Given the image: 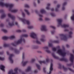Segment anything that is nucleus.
Instances as JSON below:
<instances>
[{
	"mask_svg": "<svg viewBox=\"0 0 74 74\" xmlns=\"http://www.w3.org/2000/svg\"><path fill=\"white\" fill-rule=\"evenodd\" d=\"M1 5L2 7L3 6H5L7 7H9V11H10L12 12H14L15 13L16 12H17L18 11V9H14L12 10V8L14 7V5L13 4H10L8 3H1Z\"/></svg>",
	"mask_w": 74,
	"mask_h": 74,
	"instance_id": "obj_1",
	"label": "nucleus"
},
{
	"mask_svg": "<svg viewBox=\"0 0 74 74\" xmlns=\"http://www.w3.org/2000/svg\"><path fill=\"white\" fill-rule=\"evenodd\" d=\"M57 52L58 53L60 54L63 57L62 58L60 59V60L61 61H64V62H67L68 61V60H67V59L65 58L64 57L65 56V55H66V53L65 51H62L61 49H59L58 50Z\"/></svg>",
	"mask_w": 74,
	"mask_h": 74,
	"instance_id": "obj_2",
	"label": "nucleus"
},
{
	"mask_svg": "<svg viewBox=\"0 0 74 74\" xmlns=\"http://www.w3.org/2000/svg\"><path fill=\"white\" fill-rule=\"evenodd\" d=\"M22 41H23L24 42H25V40L24 38H21L16 42H14L11 43V45L14 47H16V45H18L22 42Z\"/></svg>",
	"mask_w": 74,
	"mask_h": 74,
	"instance_id": "obj_3",
	"label": "nucleus"
},
{
	"mask_svg": "<svg viewBox=\"0 0 74 74\" xmlns=\"http://www.w3.org/2000/svg\"><path fill=\"white\" fill-rule=\"evenodd\" d=\"M17 18L19 20L21 21L23 23V24H27L28 25H30V21L29 20H26L25 18H22L19 16H18Z\"/></svg>",
	"mask_w": 74,
	"mask_h": 74,
	"instance_id": "obj_4",
	"label": "nucleus"
},
{
	"mask_svg": "<svg viewBox=\"0 0 74 74\" xmlns=\"http://www.w3.org/2000/svg\"><path fill=\"white\" fill-rule=\"evenodd\" d=\"M57 21L58 23V27L60 26H61V27L65 28L66 27H68L69 26V25H68L64 24L63 25H62V19H58L57 20Z\"/></svg>",
	"mask_w": 74,
	"mask_h": 74,
	"instance_id": "obj_5",
	"label": "nucleus"
},
{
	"mask_svg": "<svg viewBox=\"0 0 74 74\" xmlns=\"http://www.w3.org/2000/svg\"><path fill=\"white\" fill-rule=\"evenodd\" d=\"M71 57H70V61L71 62V64H67V66H71L73 64V60L74 59V55L72 54H71Z\"/></svg>",
	"mask_w": 74,
	"mask_h": 74,
	"instance_id": "obj_6",
	"label": "nucleus"
},
{
	"mask_svg": "<svg viewBox=\"0 0 74 74\" xmlns=\"http://www.w3.org/2000/svg\"><path fill=\"white\" fill-rule=\"evenodd\" d=\"M60 36L61 39L62 40H64V41H67V38L66 37V36L63 34H60Z\"/></svg>",
	"mask_w": 74,
	"mask_h": 74,
	"instance_id": "obj_7",
	"label": "nucleus"
},
{
	"mask_svg": "<svg viewBox=\"0 0 74 74\" xmlns=\"http://www.w3.org/2000/svg\"><path fill=\"white\" fill-rule=\"evenodd\" d=\"M49 61V59L47 58L46 61L45 60H43V61H39V63L40 64H41L42 63H43V64H47V63H48Z\"/></svg>",
	"mask_w": 74,
	"mask_h": 74,
	"instance_id": "obj_8",
	"label": "nucleus"
},
{
	"mask_svg": "<svg viewBox=\"0 0 74 74\" xmlns=\"http://www.w3.org/2000/svg\"><path fill=\"white\" fill-rule=\"evenodd\" d=\"M18 68H15L14 69V71L15 73L13 72V71L11 70L8 73V74H16L18 73Z\"/></svg>",
	"mask_w": 74,
	"mask_h": 74,
	"instance_id": "obj_9",
	"label": "nucleus"
},
{
	"mask_svg": "<svg viewBox=\"0 0 74 74\" xmlns=\"http://www.w3.org/2000/svg\"><path fill=\"white\" fill-rule=\"evenodd\" d=\"M35 12L36 13L38 14L39 16V17H40V18H39V21H43V19H42V18H41L42 17H43V16H42V15L41 14L38 13V10H36Z\"/></svg>",
	"mask_w": 74,
	"mask_h": 74,
	"instance_id": "obj_10",
	"label": "nucleus"
},
{
	"mask_svg": "<svg viewBox=\"0 0 74 74\" xmlns=\"http://www.w3.org/2000/svg\"><path fill=\"white\" fill-rule=\"evenodd\" d=\"M62 67L64 71H67L68 69H69V70L70 71H71L72 72V73H74V70L72 69H71V68H69L68 69H67L64 66H63Z\"/></svg>",
	"mask_w": 74,
	"mask_h": 74,
	"instance_id": "obj_11",
	"label": "nucleus"
},
{
	"mask_svg": "<svg viewBox=\"0 0 74 74\" xmlns=\"http://www.w3.org/2000/svg\"><path fill=\"white\" fill-rule=\"evenodd\" d=\"M30 36L32 38H37V35L34 32H32L30 34Z\"/></svg>",
	"mask_w": 74,
	"mask_h": 74,
	"instance_id": "obj_12",
	"label": "nucleus"
},
{
	"mask_svg": "<svg viewBox=\"0 0 74 74\" xmlns=\"http://www.w3.org/2000/svg\"><path fill=\"white\" fill-rule=\"evenodd\" d=\"M53 69V64L52 62H51V64H50V71L49 73H47V74H51V72L52 71V70Z\"/></svg>",
	"mask_w": 74,
	"mask_h": 74,
	"instance_id": "obj_13",
	"label": "nucleus"
},
{
	"mask_svg": "<svg viewBox=\"0 0 74 74\" xmlns=\"http://www.w3.org/2000/svg\"><path fill=\"white\" fill-rule=\"evenodd\" d=\"M10 50H12V51H14V53H16V54H18L19 53V51L17 49H14L12 47H10Z\"/></svg>",
	"mask_w": 74,
	"mask_h": 74,
	"instance_id": "obj_14",
	"label": "nucleus"
},
{
	"mask_svg": "<svg viewBox=\"0 0 74 74\" xmlns=\"http://www.w3.org/2000/svg\"><path fill=\"white\" fill-rule=\"evenodd\" d=\"M14 56V55L13 54H11L10 55V57L9 58V59L10 60V62L11 63H13L14 62V61L12 58V56Z\"/></svg>",
	"mask_w": 74,
	"mask_h": 74,
	"instance_id": "obj_15",
	"label": "nucleus"
},
{
	"mask_svg": "<svg viewBox=\"0 0 74 74\" xmlns=\"http://www.w3.org/2000/svg\"><path fill=\"white\" fill-rule=\"evenodd\" d=\"M8 16L10 18H11V19L12 20V21H14L15 19V16L12 15L10 13H9L8 14Z\"/></svg>",
	"mask_w": 74,
	"mask_h": 74,
	"instance_id": "obj_16",
	"label": "nucleus"
},
{
	"mask_svg": "<svg viewBox=\"0 0 74 74\" xmlns=\"http://www.w3.org/2000/svg\"><path fill=\"white\" fill-rule=\"evenodd\" d=\"M41 30H42V31H45V32H46V31H47V29L45 25H42V27L41 28Z\"/></svg>",
	"mask_w": 74,
	"mask_h": 74,
	"instance_id": "obj_17",
	"label": "nucleus"
},
{
	"mask_svg": "<svg viewBox=\"0 0 74 74\" xmlns=\"http://www.w3.org/2000/svg\"><path fill=\"white\" fill-rule=\"evenodd\" d=\"M45 37V36L44 35H42L41 36V38L40 39V40L41 41H42V42H44L45 41V39H44V38Z\"/></svg>",
	"mask_w": 74,
	"mask_h": 74,
	"instance_id": "obj_18",
	"label": "nucleus"
},
{
	"mask_svg": "<svg viewBox=\"0 0 74 74\" xmlns=\"http://www.w3.org/2000/svg\"><path fill=\"white\" fill-rule=\"evenodd\" d=\"M0 69L2 71H5V69H5V66H4V65H1L0 66Z\"/></svg>",
	"mask_w": 74,
	"mask_h": 74,
	"instance_id": "obj_19",
	"label": "nucleus"
},
{
	"mask_svg": "<svg viewBox=\"0 0 74 74\" xmlns=\"http://www.w3.org/2000/svg\"><path fill=\"white\" fill-rule=\"evenodd\" d=\"M27 63H28V61H26L25 62H24L23 60L22 62V64L23 66H26V64Z\"/></svg>",
	"mask_w": 74,
	"mask_h": 74,
	"instance_id": "obj_20",
	"label": "nucleus"
},
{
	"mask_svg": "<svg viewBox=\"0 0 74 74\" xmlns=\"http://www.w3.org/2000/svg\"><path fill=\"white\" fill-rule=\"evenodd\" d=\"M67 4V3L65 2H64L63 4V5H62V10H65V7H64V6H65V5H66Z\"/></svg>",
	"mask_w": 74,
	"mask_h": 74,
	"instance_id": "obj_21",
	"label": "nucleus"
},
{
	"mask_svg": "<svg viewBox=\"0 0 74 74\" xmlns=\"http://www.w3.org/2000/svg\"><path fill=\"white\" fill-rule=\"evenodd\" d=\"M60 7V5L59 4L57 5V7L56 8V11L58 12L59 11V8Z\"/></svg>",
	"mask_w": 74,
	"mask_h": 74,
	"instance_id": "obj_22",
	"label": "nucleus"
},
{
	"mask_svg": "<svg viewBox=\"0 0 74 74\" xmlns=\"http://www.w3.org/2000/svg\"><path fill=\"white\" fill-rule=\"evenodd\" d=\"M52 55L53 56V57L54 58H55V59H59V57L56 56V55H55V54L54 53H52Z\"/></svg>",
	"mask_w": 74,
	"mask_h": 74,
	"instance_id": "obj_23",
	"label": "nucleus"
},
{
	"mask_svg": "<svg viewBox=\"0 0 74 74\" xmlns=\"http://www.w3.org/2000/svg\"><path fill=\"white\" fill-rule=\"evenodd\" d=\"M32 49H38L39 47L37 46H35L33 45L32 47Z\"/></svg>",
	"mask_w": 74,
	"mask_h": 74,
	"instance_id": "obj_24",
	"label": "nucleus"
},
{
	"mask_svg": "<svg viewBox=\"0 0 74 74\" xmlns=\"http://www.w3.org/2000/svg\"><path fill=\"white\" fill-rule=\"evenodd\" d=\"M40 12L41 13V14H45L46 13V12L44 9H41L40 10Z\"/></svg>",
	"mask_w": 74,
	"mask_h": 74,
	"instance_id": "obj_25",
	"label": "nucleus"
},
{
	"mask_svg": "<svg viewBox=\"0 0 74 74\" xmlns=\"http://www.w3.org/2000/svg\"><path fill=\"white\" fill-rule=\"evenodd\" d=\"M5 16H6V15L5 13H3L2 14L1 17V19H3V18H4L5 17Z\"/></svg>",
	"mask_w": 74,
	"mask_h": 74,
	"instance_id": "obj_26",
	"label": "nucleus"
},
{
	"mask_svg": "<svg viewBox=\"0 0 74 74\" xmlns=\"http://www.w3.org/2000/svg\"><path fill=\"white\" fill-rule=\"evenodd\" d=\"M31 70V67L29 66L28 67L27 69L25 70V72H29Z\"/></svg>",
	"mask_w": 74,
	"mask_h": 74,
	"instance_id": "obj_27",
	"label": "nucleus"
},
{
	"mask_svg": "<svg viewBox=\"0 0 74 74\" xmlns=\"http://www.w3.org/2000/svg\"><path fill=\"white\" fill-rule=\"evenodd\" d=\"M8 25L10 27L13 26H14V22H12V23H8Z\"/></svg>",
	"mask_w": 74,
	"mask_h": 74,
	"instance_id": "obj_28",
	"label": "nucleus"
},
{
	"mask_svg": "<svg viewBox=\"0 0 74 74\" xmlns=\"http://www.w3.org/2000/svg\"><path fill=\"white\" fill-rule=\"evenodd\" d=\"M47 6L46 8V9L48 10H50V8H49V6L51 5V4L49 3H48L47 4Z\"/></svg>",
	"mask_w": 74,
	"mask_h": 74,
	"instance_id": "obj_29",
	"label": "nucleus"
},
{
	"mask_svg": "<svg viewBox=\"0 0 74 74\" xmlns=\"http://www.w3.org/2000/svg\"><path fill=\"white\" fill-rule=\"evenodd\" d=\"M72 34H73V32H69V37H70V38H71L72 37V36H71V35H72Z\"/></svg>",
	"mask_w": 74,
	"mask_h": 74,
	"instance_id": "obj_30",
	"label": "nucleus"
},
{
	"mask_svg": "<svg viewBox=\"0 0 74 74\" xmlns=\"http://www.w3.org/2000/svg\"><path fill=\"white\" fill-rule=\"evenodd\" d=\"M24 11L25 12H26L28 15H30V12H29V10H26L25 9L24 10Z\"/></svg>",
	"mask_w": 74,
	"mask_h": 74,
	"instance_id": "obj_31",
	"label": "nucleus"
},
{
	"mask_svg": "<svg viewBox=\"0 0 74 74\" xmlns=\"http://www.w3.org/2000/svg\"><path fill=\"white\" fill-rule=\"evenodd\" d=\"M36 66L37 68L39 70H41V68L40 67V65L39 64H36Z\"/></svg>",
	"mask_w": 74,
	"mask_h": 74,
	"instance_id": "obj_32",
	"label": "nucleus"
},
{
	"mask_svg": "<svg viewBox=\"0 0 74 74\" xmlns=\"http://www.w3.org/2000/svg\"><path fill=\"white\" fill-rule=\"evenodd\" d=\"M9 38V37L7 36H3L2 37V39L3 40H8Z\"/></svg>",
	"mask_w": 74,
	"mask_h": 74,
	"instance_id": "obj_33",
	"label": "nucleus"
},
{
	"mask_svg": "<svg viewBox=\"0 0 74 74\" xmlns=\"http://www.w3.org/2000/svg\"><path fill=\"white\" fill-rule=\"evenodd\" d=\"M1 30L2 31V32H3L4 33H7L8 32L7 30L5 29H2Z\"/></svg>",
	"mask_w": 74,
	"mask_h": 74,
	"instance_id": "obj_34",
	"label": "nucleus"
},
{
	"mask_svg": "<svg viewBox=\"0 0 74 74\" xmlns=\"http://www.w3.org/2000/svg\"><path fill=\"white\" fill-rule=\"evenodd\" d=\"M10 38V39H14L15 38V36H12L9 37V38Z\"/></svg>",
	"mask_w": 74,
	"mask_h": 74,
	"instance_id": "obj_35",
	"label": "nucleus"
},
{
	"mask_svg": "<svg viewBox=\"0 0 74 74\" xmlns=\"http://www.w3.org/2000/svg\"><path fill=\"white\" fill-rule=\"evenodd\" d=\"M22 36L24 37H28V35L27 34H23L22 35Z\"/></svg>",
	"mask_w": 74,
	"mask_h": 74,
	"instance_id": "obj_36",
	"label": "nucleus"
},
{
	"mask_svg": "<svg viewBox=\"0 0 74 74\" xmlns=\"http://www.w3.org/2000/svg\"><path fill=\"white\" fill-rule=\"evenodd\" d=\"M36 61V60L35 59H31L30 62L31 63H33L34 62H35Z\"/></svg>",
	"mask_w": 74,
	"mask_h": 74,
	"instance_id": "obj_37",
	"label": "nucleus"
},
{
	"mask_svg": "<svg viewBox=\"0 0 74 74\" xmlns=\"http://www.w3.org/2000/svg\"><path fill=\"white\" fill-rule=\"evenodd\" d=\"M48 46L49 47H53V45L52 43H49L48 44Z\"/></svg>",
	"mask_w": 74,
	"mask_h": 74,
	"instance_id": "obj_38",
	"label": "nucleus"
},
{
	"mask_svg": "<svg viewBox=\"0 0 74 74\" xmlns=\"http://www.w3.org/2000/svg\"><path fill=\"white\" fill-rule=\"evenodd\" d=\"M27 28L28 29H31L33 28V27L32 26H28L27 27Z\"/></svg>",
	"mask_w": 74,
	"mask_h": 74,
	"instance_id": "obj_39",
	"label": "nucleus"
},
{
	"mask_svg": "<svg viewBox=\"0 0 74 74\" xmlns=\"http://www.w3.org/2000/svg\"><path fill=\"white\" fill-rule=\"evenodd\" d=\"M9 46V45L8 44H4V47H8Z\"/></svg>",
	"mask_w": 74,
	"mask_h": 74,
	"instance_id": "obj_40",
	"label": "nucleus"
},
{
	"mask_svg": "<svg viewBox=\"0 0 74 74\" xmlns=\"http://www.w3.org/2000/svg\"><path fill=\"white\" fill-rule=\"evenodd\" d=\"M18 71L19 73H21L22 74H25V73L23 72L22 71L21 69H19Z\"/></svg>",
	"mask_w": 74,
	"mask_h": 74,
	"instance_id": "obj_41",
	"label": "nucleus"
},
{
	"mask_svg": "<svg viewBox=\"0 0 74 74\" xmlns=\"http://www.w3.org/2000/svg\"><path fill=\"white\" fill-rule=\"evenodd\" d=\"M36 43H37V44H41V42H40V41H39L38 40H37L36 41Z\"/></svg>",
	"mask_w": 74,
	"mask_h": 74,
	"instance_id": "obj_42",
	"label": "nucleus"
},
{
	"mask_svg": "<svg viewBox=\"0 0 74 74\" xmlns=\"http://www.w3.org/2000/svg\"><path fill=\"white\" fill-rule=\"evenodd\" d=\"M53 43H59V42L58 40H54L52 42Z\"/></svg>",
	"mask_w": 74,
	"mask_h": 74,
	"instance_id": "obj_43",
	"label": "nucleus"
},
{
	"mask_svg": "<svg viewBox=\"0 0 74 74\" xmlns=\"http://www.w3.org/2000/svg\"><path fill=\"white\" fill-rule=\"evenodd\" d=\"M52 50L53 51H54V52H55L56 51V48L55 47H53L52 49Z\"/></svg>",
	"mask_w": 74,
	"mask_h": 74,
	"instance_id": "obj_44",
	"label": "nucleus"
},
{
	"mask_svg": "<svg viewBox=\"0 0 74 74\" xmlns=\"http://www.w3.org/2000/svg\"><path fill=\"white\" fill-rule=\"evenodd\" d=\"M22 15L23 18H25V14L23 12H22Z\"/></svg>",
	"mask_w": 74,
	"mask_h": 74,
	"instance_id": "obj_45",
	"label": "nucleus"
},
{
	"mask_svg": "<svg viewBox=\"0 0 74 74\" xmlns=\"http://www.w3.org/2000/svg\"><path fill=\"white\" fill-rule=\"evenodd\" d=\"M22 59L23 60L25 59V53H23Z\"/></svg>",
	"mask_w": 74,
	"mask_h": 74,
	"instance_id": "obj_46",
	"label": "nucleus"
},
{
	"mask_svg": "<svg viewBox=\"0 0 74 74\" xmlns=\"http://www.w3.org/2000/svg\"><path fill=\"white\" fill-rule=\"evenodd\" d=\"M51 15L52 16H55L56 15L54 13H51Z\"/></svg>",
	"mask_w": 74,
	"mask_h": 74,
	"instance_id": "obj_47",
	"label": "nucleus"
},
{
	"mask_svg": "<svg viewBox=\"0 0 74 74\" xmlns=\"http://www.w3.org/2000/svg\"><path fill=\"white\" fill-rule=\"evenodd\" d=\"M25 7H26V8H29V6L27 4H25Z\"/></svg>",
	"mask_w": 74,
	"mask_h": 74,
	"instance_id": "obj_48",
	"label": "nucleus"
},
{
	"mask_svg": "<svg viewBox=\"0 0 74 74\" xmlns=\"http://www.w3.org/2000/svg\"><path fill=\"white\" fill-rule=\"evenodd\" d=\"M0 60H4V58L0 57Z\"/></svg>",
	"mask_w": 74,
	"mask_h": 74,
	"instance_id": "obj_49",
	"label": "nucleus"
},
{
	"mask_svg": "<svg viewBox=\"0 0 74 74\" xmlns=\"http://www.w3.org/2000/svg\"><path fill=\"white\" fill-rule=\"evenodd\" d=\"M4 26V25L3 23H1L0 25V27H3Z\"/></svg>",
	"mask_w": 74,
	"mask_h": 74,
	"instance_id": "obj_50",
	"label": "nucleus"
},
{
	"mask_svg": "<svg viewBox=\"0 0 74 74\" xmlns=\"http://www.w3.org/2000/svg\"><path fill=\"white\" fill-rule=\"evenodd\" d=\"M50 27L51 28H52V29H55V27L51 25L50 26Z\"/></svg>",
	"mask_w": 74,
	"mask_h": 74,
	"instance_id": "obj_51",
	"label": "nucleus"
},
{
	"mask_svg": "<svg viewBox=\"0 0 74 74\" xmlns=\"http://www.w3.org/2000/svg\"><path fill=\"white\" fill-rule=\"evenodd\" d=\"M46 52H47V53H51V51L49 50H46Z\"/></svg>",
	"mask_w": 74,
	"mask_h": 74,
	"instance_id": "obj_52",
	"label": "nucleus"
},
{
	"mask_svg": "<svg viewBox=\"0 0 74 74\" xmlns=\"http://www.w3.org/2000/svg\"><path fill=\"white\" fill-rule=\"evenodd\" d=\"M43 48H44L45 49H48V47L47 46H46V47H43Z\"/></svg>",
	"mask_w": 74,
	"mask_h": 74,
	"instance_id": "obj_53",
	"label": "nucleus"
},
{
	"mask_svg": "<svg viewBox=\"0 0 74 74\" xmlns=\"http://www.w3.org/2000/svg\"><path fill=\"white\" fill-rule=\"evenodd\" d=\"M4 10H0V13H3L4 12Z\"/></svg>",
	"mask_w": 74,
	"mask_h": 74,
	"instance_id": "obj_54",
	"label": "nucleus"
},
{
	"mask_svg": "<svg viewBox=\"0 0 74 74\" xmlns=\"http://www.w3.org/2000/svg\"><path fill=\"white\" fill-rule=\"evenodd\" d=\"M43 70L44 73H46V70H45V68L44 67L43 68Z\"/></svg>",
	"mask_w": 74,
	"mask_h": 74,
	"instance_id": "obj_55",
	"label": "nucleus"
},
{
	"mask_svg": "<svg viewBox=\"0 0 74 74\" xmlns=\"http://www.w3.org/2000/svg\"><path fill=\"white\" fill-rule=\"evenodd\" d=\"M55 33V31H53L51 32L52 34H53Z\"/></svg>",
	"mask_w": 74,
	"mask_h": 74,
	"instance_id": "obj_56",
	"label": "nucleus"
},
{
	"mask_svg": "<svg viewBox=\"0 0 74 74\" xmlns=\"http://www.w3.org/2000/svg\"><path fill=\"white\" fill-rule=\"evenodd\" d=\"M34 73H38V71L37 70H35L34 71Z\"/></svg>",
	"mask_w": 74,
	"mask_h": 74,
	"instance_id": "obj_57",
	"label": "nucleus"
},
{
	"mask_svg": "<svg viewBox=\"0 0 74 74\" xmlns=\"http://www.w3.org/2000/svg\"><path fill=\"white\" fill-rule=\"evenodd\" d=\"M15 24L18 27H19V25H18V22H15Z\"/></svg>",
	"mask_w": 74,
	"mask_h": 74,
	"instance_id": "obj_58",
	"label": "nucleus"
},
{
	"mask_svg": "<svg viewBox=\"0 0 74 74\" xmlns=\"http://www.w3.org/2000/svg\"><path fill=\"white\" fill-rule=\"evenodd\" d=\"M45 20L46 21H49V19L47 18H45Z\"/></svg>",
	"mask_w": 74,
	"mask_h": 74,
	"instance_id": "obj_59",
	"label": "nucleus"
},
{
	"mask_svg": "<svg viewBox=\"0 0 74 74\" xmlns=\"http://www.w3.org/2000/svg\"><path fill=\"white\" fill-rule=\"evenodd\" d=\"M64 32H69V29H65L64 30Z\"/></svg>",
	"mask_w": 74,
	"mask_h": 74,
	"instance_id": "obj_60",
	"label": "nucleus"
},
{
	"mask_svg": "<svg viewBox=\"0 0 74 74\" xmlns=\"http://www.w3.org/2000/svg\"><path fill=\"white\" fill-rule=\"evenodd\" d=\"M66 47H67V48H69L70 47V46L68 45V44L66 45Z\"/></svg>",
	"mask_w": 74,
	"mask_h": 74,
	"instance_id": "obj_61",
	"label": "nucleus"
},
{
	"mask_svg": "<svg viewBox=\"0 0 74 74\" xmlns=\"http://www.w3.org/2000/svg\"><path fill=\"white\" fill-rule=\"evenodd\" d=\"M17 32H22V31L21 30H17Z\"/></svg>",
	"mask_w": 74,
	"mask_h": 74,
	"instance_id": "obj_62",
	"label": "nucleus"
},
{
	"mask_svg": "<svg viewBox=\"0 0 74 74\" xmlns=\"http://www.w3.org/2000/svg\"><path fill=\"white\" fill-rule=\"evenodd\" d=\"M34 5L35 7L36 6V4L35 2H34Z\"/></svg>",
	"mask_w": 74,
	"mask_h": 74,
	"instance_id": "obj_63",
	"label": "nucleus"
},
{
	"mask_svg": "<svg viewBox=\"0 0 74 74\" xmlns=\"http://www.w3.org/2000/svg\"><path fill=\"white\" fill-rule=\"evenodd\" d=\"M37 52H38V53H41V51H37Z\"/></svg>",
	"mask_w": 74,
	"mask_h": 74,
	"instance_id": "obj_64",
	"label": "nucleus"
}]
</instances>
